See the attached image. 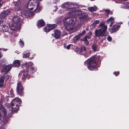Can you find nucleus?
Here are the masks:
<instances>
[{
	"label": "nucleus",
	"mask_w": 129,
	"mask_h": 129,
	"mask_svg": "<svg viewBox=\"0 0 129 129\" xmlns=\"http://www.w3.org/2000/svg\"><path fill=\"white\" fill-rule=\"evenodd\" d=\"M100 56L92 57L85 62L84 64H87V66L90 70L96 69L99 64L100 63Z\"/></svg>",
	"instance_id": "obj_1"
},
{
	"label": "nucleus",
	"mask_w": 129,
	"mask_h": 129,
	"mask_svg": "<svg viewBox=\"0 0 129 129\" xmlns=\"http://www.w3.org/2000/svg\"><path fill=\"white\" fill-rule=\"evenodd\" d=\"M33 65V63L31 62L26 63L25 67L26 68V72L23 73L22 78V80H25L27 77L29 79L30 76H31V73H33L36 71V69L32 66Z\"/></svg>",
	"instance_id": "obj_2"
},
{
	"label": "nucleus",
	"mask_w": 129,
	"mask_h": 129,
	"mask_svg": "<svg viewBox=\"0 0 129 129\" xmlns=\"http://www.w3.org/2000/svg\"><path fill=\"white\" fill-rule=\"evenodd\" d=\"M99 29L95 30V36L98 37L100 36L105 37L108 35V34L106 31L107 29V25L104 22H102L99 25Z\"/></svg>",
	"instance_id": "obj_3"
},
{
	"label": "nucleus",
	"mask_w": 129,
	"mask_h": 129,
	"mask_svg": "<svg viewBox=\"0 0 129 129\" xmlns=\"http://www.w3.org/2000/svg\"><path fill=\"white\" fill-rule=\"evenodd\" d=\"M76 20L75 18H65L63 21L65 29L69 31L72 30L73 28L74 24Z\"/></svg>",
	"instance_id": "obj_4"
},
{
	"label": "nucleus",
	"mask_w": 129,
	"mask_h": 129,
	"mask_svg": "<svg viewBox=\"0 0 129 129\" xmlns=\"http://www.w3.org/2000/svg\"><path fill=\"white\" fill-rule=\"evenodd\" d=\"M21 103V100L18 98L16 97L11 102L12 110L13 111L17 110Z\"/></svg>",
	"instance_id": "obj_5"
},
{
	"label": "nucleus",
	"mask_w": 129,
	"mask_h": 129,
	"mask_svg": "<svg viewBox=\"0 0 129 129\" xmlns=\"http://www.w3.org/2000/svg\"><path fill=\"white\" fill-rule=\"evenodd\" d=\"M75 8H72L71 10H70V11L68 13V15L69 16V18H75L74 17V16H77L80 14L81 13V12L79 10H76L75 9Z\"/></svg>",
	"instance_id": "obj_6"
},
{
	"label": "nucleus",
	"mask_w": 129,
	"mask_h": 129,
	"mask_svg": "<svg viewBox=\"0 0 129 129\" xmlns=\"http://www.w3.org/2000/svg\"><path fill=\"white\" fill-rule=\"evenodd\" d=\"M62 7L63 8L67 9V10H71L72 8H76L79 7L78 5L76 4H72L69 2L64 3L62 5Z\"/></svg>",
	"instance_id": "obj_7"
},
{
	"label": "nucleus",
	"mask_w": 129,
	"mask_h": 129,
	"mask_svg": "<svg viewBox=\"0 0 129 129\" xmlns=\"http://www.w3.org/2000/svg\"><path fill=\"white\" fill-rule=\"evenodd\" d=\"M31 4L33 3V5H34V8H35V11L36 12H39L41 10L42 7L40 5V1H36L31 0L30 2Z\"/></svg>",
	"instance_id": "obj_8"
},
{
	"label": "nucleus",
	"mask_w": 129,
	"mask_h": 129,
	"mask_svg": "<svg viewBox=\"0 0 129 129\" xmlns=\"http://www.w3.org/2000/svg\"><path fill=\"white\" fill-rule=\"evenodd\" d=\"M22 83L21 81L18 82L17 83V93L18 94L20 95H22L23 93Z\"/></svg>",
	"instance_id": "obj_9"
},
{
	"label": "nucleus",
	"mask_w": 129,
	"mask_h": 129,
	"mask_svg": "<svg viewBox=\"0 0 129 129\" xmlns=\"http://www.w3.org/2000/svg\"><path fill=\"white\" fill-rule=\"evenodd\" d=\"M9 26L11 30L14 31H16L21 28V26L19 24H17L12 23L11 24L9 25Z\"/></svg>",
	"instance_id": "obj_10"
},
{
	"label": "nucleus",
	"mask_w": 129,
	"mask_h": 129,
	"mask_svg": "<svg viewBox=\"0 0 129 129\" xmlns=\"http://www.w3.org/2000/svg\"><path fill=\"white\" fill-rule=\"evenodd\" d=\"M56 26L55 24L47 25L44 28V31L46 32H48L53 28H55Z\"/></svg>",
	"instance_id": "obj_11"
},
{
	"label": "nucleus",
	"mask_w": 129,
	"mask_h": 129,
	"mask_svg": "<svg viewBox=\"0 0 129 129\" xmlns=\"http://www.w3.org/2000/svg\"><path fill=\"white\" fill-rule=\"evenodd\" d=\"M120 27V26L117 23L114 24L111 29H110L109 31L112 33L116 32L118 30Z\"/></svg>",
	"instance_id": "obj_12"
},
{
	"label": "nucleus",
	"mask_w": 129,
	"mask_h": 129,
	"mask_svg": "<svg viewBox=\"0 0 129 129\" xmlns=\"http://www.w3.org/2000/svg\"><path fill=\"white\" fill-rule=\"evenodd\" d=\"M12 67V65H8L3 68L1 70V73H4L6 74L11 69Z\"/></svg>",
	"instance_id": "obj_13"
},
{
	"label": "nucleus",
	"mask_w": 129,
	"mask_h": 129,
	"mask_svg": "<svg viewBox=\"0 0 129 129\" xmlns=\"http://www.w3.org/2000/svg\"><path fill=\"white\" fill-rule=\"evenodd\" d=\"M8 29L9 28L7 26L5 25H3L2 23H0V31L2 32H6L8 31Z\"/></svg>",
	"instance_id": "obj_14"
},
{
	"label": "nucleus",
	"mask_w": 129,
	"mask_h": 129,
	"mask_svg": "<svg viewBox=\"0 0 129 129\" xmlns=\"http://www.w3.org/2000/svg\"><path fill=\"white\" fill-rule=\"evenodd\" d=\"M13 4L15 6V9L19 11L21 10L22 6L20 2H14Z\"/></svg>",
	"instance_id": "obj_15"
},
{
	"label": "nucleus",
	"mask_w": 129,
	"mask_h": 129,
	"mask_svg": "<svg viewBox=\"0 0 129 129\" xmlns=\"http://www.w3.org/2000/svg\"><path fill=\"white\" fill-rule=\"evenodd\" d=\"M11 12L9 11H3L0 15V17L1 18H4L7 15L9 14H10Z\"/></svg>",
	"instance_id": "obj_16"
},
{
	"label": "nucleus",
	"mask_w": 129,
	"mask_h": 129,
	"mask_svg": "<svg viewBox=\"0 0 129 129\" xmlns=\"http://www.w3.org/2000/svg\"><path fill=\"white\" fill-rule=\"evenodd\" d=\"M20 21V20L19 17L15 16L13 18L12 23L17 24H19V22Z\"/></svg>",
	"instance_id": "obj_17"
},
{
	"label": "nucleus",
	"mask_w": 129,
	"mask_h": 129,
	"mask_svg": "<svg viewBox=\"0 0 129 129\" xmlns=\"http://www.w3.org/2000/svg\"><path fill=\"white\" fill-rule=\"evenodd\" d=\"M45 25V23L42 19L39 20L37 24V26L39 28L43 27Z\"/></svg>",
	"instance_id": "obj_18"
},
{
	"label": "nucleus",
	"mask_w": 129,
	"mask_h": 129,
	"mask_svg": "<svg viewBox=\"0 0 129 129\" xmlns=\"http://www.w3.org/2000/svg\"><path fill=\"white\" fill-rule=\"evenodd\" d=\"M61 35V33L60 31L57 30L55 31L54 36L56 39H58L60 37Z\"/></svg>",
	"instance_id": "obj_19"
},
{
	"label": "nucleus",
	"mask_w": 129,
	"mask_h": 129,
	"mask_svg": "<svg viewBox=\"0 0 129 129\" xmlns=\"http://www.w3.org/2000/svg\"><path fill=\"white\" fill-rule=\"evenodd\" d=\"M20 65V62L18 60H15L13 62L12 66L14 67H18Z\"/></svg>",
	"instance_id": "obj_20"
},
{
	"label": "nucleus",
	"mask_w": 129,
	"mask_h": 129,
	"mask_svg": "<svg viewBox=\"0 0 129 129\" xmlns=\"http://www.w3.org/2000/svg\"><path fill=\"white\" fill-rule=\"evenodd\" d=\"M100 22L98 20H96L94 21L92 24L90 26L91 28L92 29L95 28L96 25L99 23Z\"/></svg>",
	"instance_id": "obj_21"
},
{
	"label": "nucleus",
	"mask_w": 129,
	"mask_h": 129,
	"mask_svg": "<svg viewBox=\"0 0 129 129\" xmlns=\"http://www.w3.org/2000/svg\"><path fill=\"white\" fill-rule=\"evenodd\" d=\"M87 15L86 13H82L80 14L79 16V19H85L87 18Z\"/></svg>",
	"instance_id": "obj_22"
},
{
	"label": "nucleus",
	"mask_w": 129,
	"mask_h": 129,
	"mask_svg": "<svg viewBox=\"0 0 129 129\" xmlns=\"http://www.w3.org/2000/svg\"><path fill=\"white\" fill-rule=\"evenodd\" d=\"M107 21L108 23H111V24L110 25V26L111 27L112 25L115 22L114 20V18L112 17H110L107 20Z\"/></svg>",
	"instance_id": "obj_23"
},
{
	"label": "nucleus",
	"mask_w": 129,
	"mask_h": 129,
	"mask_svg": "<svg viewBox=\"0 0 129 129\" xmlns=\"http://www.w3.org/2000/svg\"><path fill=\"white\" fill-rule=\"evenodd\" d=\"M91 48L94 52L98 51L99 49L98 45L95 44H93L92 45Z\"/></svg>",
	"instance_id": "obj_24"
},
{
	"label": "nucleus",
	"mask_w": 129,
	"mask_h": 129,
	"mask_svg": "<svg viewBox=\"0 0 129 129\" xmlns=\"http://www.w3.org/2000/svg\"><path fill=\"white\" fill-rule=\"evenodd\" d=\"M31 1H29V2L28 4H27V5H28L27 6V8L29 10H33V9L34 8H34V6L33 5V3L31 4V2H30Z\"/></svg>",
	"instance_id": "obj_25"
},
{
	"label": "nucleus",
	"mask_w": 129,
	"mask_h": 129,
	"mask_svg": "<svg viewBox=\"0 0 129 129\" xmlns=\"http://www.w3.org/2000/svg\"><path fill=\"white\" fill-rule=\"evenodd\" d=\"M6 112L5 110L4 107H1L0 109V119H1V117L2 116V115L4 113L5 114ZM1 121V120L0 119V122Z\"/></svg>",
	"instance_id": "obj_26"
},
{
	"label": "nucleus",
	"mask_w": 129,
	"mask_h": 129,
	"mask_svg": "<svg viewBox=\"0 0 129 129\" xmlns=\"http://www.w3.org/2000/svg\"><path fill=\"white\" fill-rule=\"evenodd\" d=\"M97 7L96 6H94L88 7V9L90 12H93L96 10Z\"/></svg>",
	"instance_id": "obj_27"
},
{
	"label": "nucleus",
	"mask_w": 129,
	"mask_h": 129,
	"mask_svg": "<svg viewBox=\"0 0 129 129\" xmlns=\"http://www.w3.org/2000/svg\"><path fill=\"white\" fill-rule=\"evenodd\" d=\"M81 52L85 53L87 52V50L85 47L84 46H82L80 47Z\"/></svg>",
	"instance_id": "obj_28"
},
{
	"label": "nucleus",
	"mask_w": 129,
	"mask_h": 129,
	"mask_svg": "<svg viewBox=\"0 0 129 129\" xmlns=\"http://www.w3.org/2000/svg\"><path fill=\"white\" fill-rule=\"evenodd\" d=\"M122 7L124 9H129V2L123 5Z\"/></svg>",
	"instance_id": "obj_29"
},
{
	"label": "nucleus",
	"mask_w": 129,
	"mask_h": 129,
	"mask_svg": "<svg viewBox=\"0 0 129 129\" xmlns=\"http://www.w3.org/2000/svg\"><path fill=\"white\" fill-rule=\"evenodd\" d=\"M21 14L23 15V17H28L29 16L28 13V12H27L25 11V13H24L23 11L21 12Z\"/></svg>",
	"instance_id": "obj_30"
},
{
	"label": "nucleus",
	"mask_w": 129,
	"mask_h": 129,
	"mask_svg": "<svg viewBox=\"0 0 129 129\" xmlns=\"http://www.w3.org/2000/svg\"><path fill=\"white\" fill-rule=\"evenodd\" d=\"M80 38V36L78 35L77 36H76L74 38L73 40L75 42H76L77 41V40Z\"/></svg>",
	"instance_id": "obj_31"
},
{
	"label": "nucleus",
	"mask_w": 129,
	"mask_h": 129,
	"mask_svg": "<svg viewBox=\"0 0 129 129\" xmlns=\"http://www.w3.org/2000/svg\"><path fill=\"white\" fill-rule=\"evenodd\" d=\"M5 78L4 76H2L0 78V83H2L4 82V80Z\"/></svg>",
	"instance_id": "obj_32"
},
{
	"label": "nucleus",
	"mask_w": 129,
	"mask_h": 129,
	"mask_svg": "<svg viewBox=\"0 0 129 129\" xmlns=\"http://www.w3.org/2000/svg\"><path fill=\"white\" fill-rule=\"evenodd\" d=\"M29 55V54L28 53L26 54L24 53L23 54V58H27L28 57Z\"/></svg>",
	"instance_id": "obj_33"
},
{
	"label": "nucleus",
	"mask_w": 129,
	"mask_h": 129,
	"mask_svg": "<svg viewBox=\"0 0 129 129\" xmlns=\"http://www.w3.org/2000/svg\"><path fill=\"white\" fill-rule=\"evenodd\" d=\"M85 33V30H84L82 31V33H80V34L78 35L79 36H80V37H81L83 36Z\"/></svg>",
	"instance_id": "obj_34"
},
{
	"label": "nucleus",
	"mask_w": 129,
	"mask_h": 129,
	"mask_svg": "<svg viewBox=\"0 0 129 129\" xmlns=\"http://www.w3.org/2000/svg\"><path fill=\"white\" fill-rule=\"evenodd\" d=\"M75 51L76 52L78 53H81V51L80 50V49L78 48H76L75 49Z\"/></svg>",
	"instance_id": "obj_35"
},
{
	"label": "nucleus",
	"mask_w": 129,
	"mask_h": 129,
	"mask_svg": "<svg viewBox=\"0 0 129 129\" xmlns=\"http://www.w3.org/2000/svg\"><path fill=\"white\" fill-rule=\"evenodd\" d=\"M105 11L106 15L108 16L110 14V11L108 10H105Z\"/></svg>",
	"instance_id": "obj_36"
},
{
	"label": "nucleus",
	"mask_w": 129,
	"mask_h": 129,
	"mask_svg": "<svg viewBox=\"0 0 129 129\" xmlns=\"http://www.w3.org/2000/svg\"><path fill=\"white\" fill-rule=\"evenodd\" d=\"M19 44L20 45L21 47H22L24 45V43L21 40L19 42Z\"/></svg>",
	"instance_id": "obj_37"
},
{
	"label": "nucleus",
	"mask_w": 129,
	"mask_h": 129,
	"mask_svg": "<svg viewBox=\"0 0 129 129\" xmlns=\"http://www.w3.org/2000/svg\"><path fill=\"white\" fill-rule=\"evenodd\" d=\"M10 95H11L10 97H12L14 95L13 91V90L11 89L10 91Z\"/></svg>",
	"instance_id": "obj_38"
},
{
	"label": "nucleus",
	"mask_w": 129,
	"mask_h": 129,
	"mask_svg": "<svg viewBox=\"0 0 129 129\" xmlns=\"http://www.w3.org/2000/svg\"><path fill=\"white\" fill-rule=\"evenodd\" d=\"M84 42L85 44H86L87 45L89 44V42L85 38L84 40Z\"/></svg>",
	"instance_id": "obj_39"
},
{
	"label": "nucleus",
	"mask_w": 129,
	"mask_h": 129,
	"mask_svg": "<svg viewBox=\"0 0 129 129\" xmlns=\"http://www.w3.org/2000/svg\"><path fill=\"white\" fill-rule=\"evenodd\" d=\"M107 39L108 41H111L112 39L111 37L109 36L107 38Z\"/></svg>",
	"instance_id": "obj_40"
},
{
	"label": "nucleus",
	"mask_w": 129,
	"mask_h": 129,
	"mask_svg": "<svg viewBox=\"0 0 129 129\" xmlns=\"http://www.w3.org/2000/svg\"><path fill=\"white\" fill-rule=\"evenodd\" d=\"M72 45L71 44H69L66 46V49H70L71 46Z\"/></svg>",
	"instance_id": "obj_41"
},
{
	"label": "nucleus",
	"mask_w": 129,
	"mask_h": 129,
	"mask_svg": "<svg viewBox=\"0 0 129 129\" xmlns=\"http://www.w3.org/2000/svg\"><path fill=\"white\" fill-rule=\"evenodd\" d=\"M114 74L116 76H118L119 74V72H114Z\"/></svg>",
	"instance_id": "obj_42"
},
{
	"label": "nucleus",
	"mask_w": 129,
	"mask_h": 129,
	"mask_svg": "<svg viewBox=\"0 0 129 129\" xmlns=\"http://www.w3.org/2000/svg\"><path fill=\"white\" fill-rule=\"evenodd\" d=\"M91 37V36H89V35H87L86 36V38H88V39H89Z\"/></svg>",
	"instance_id": "obj_43"
},
{
	"label": "nucleus",
	"mask_w": 129,
	"mask_h": 129,
	"mask_svg": "<svg viewBox=\"0 0 129 129\" xmlns=\"http://www.w3.org/2000/svg\"><path fill=\"white\" fill-rule=\"evenodd\" d=\"M92 32L91 31H89L88 33V35L89 36H91V35L92 34Z\"/></svg>",
	"instance_id": "obj_44"
},
{
	"label": "nucleus",
	"mask_w": 129,
	"mask_h": 129,
	"mask_svg": "<svg viewBox=\"0 0 129 129\" xmlns=\"http://www.w3.org/2000/svg\"><path fill=\"white\" fill-rule=\"evenodd\" d=\"M107 43H105L104 44L103 46H107Z\"/></svg>",
	"instance_id": "obj_45"
},
{
	"label": "nucleus",
	"mask_w": 129,
	"mask_h": 129,
	"mask_svg": "<svg viewBox=\"0 0 129 129\" xmlns=\"http://www.w3.org/2000/svg\"><path fill=\"white\" fill-rule=\"evenodd\" d=\"M0 129H5V128L4 127L1 126L0 127Z\"/></svg>",
	"instance_id": "obj_46"
},
{
	"label": "nucleus",
	"mask_w": 129,
	"mask_h": 129,
	"mask_svg": "<svg viewBox=\"0 0 129 129\" xmlns=\"http://www.w3.org/2000/svg\"><path fill=\"white\" fill-rule=\"evenodd\" d=\"M2 56V54L0 52V58H1Z\"/></svg>",
	"instance_id": "obj_47"
},
{
	"label": "nucleus",
	"mask_w": 129,
	"mask_h": 129,
	"mask_svg": "<svg viewBox=\"0 0 129 129\" xmlns=\"http://www.w3.org/2000/svg\"><path fill=\"white\" fill-rule=\"evenodd\" d=\"M6 77L7 78V79L8 78H9V76H8V75H7V76Z\"/></svg>",
	"instance_id": "obj_48"
},
{
	"label": "nucleus",
	"mask_w": 129,
	"mask_h": 129,
	"mask_svg": "<svg viewBox=\"0 0 129 129\" xmlns=\"http://www.w3.org/2000/svg\"><path fill=\"white\" fill-rule=\"evenodd\" d=\"M1 83L0 84V87H1L3 86V85L1 84Z\"/></svg>",
	"instance_id": "obj_49"
},
{
	"label": "nucleus",
	"mask_w": 129,
	"mask_h": 129,
	"mask_svg": "<svg viewBox=\"0 0 129 129\" xmlns=\"http://www.w3.org/2000/svg\"><path fill=\"white\" fill-rule=\"evenodd\" d=\"M3 50L5 51H7V49H3Z\"/></svg>",
	"instance_id": "obj_50"
},
{
	"label": "nucleus",
	"mask_w": 129,
	"mask_h": 129,
	"mask_svg": "<svg viewBox=\"0 0 129 129\" xmlns=\"http://www.w3.org/2000/svg\"><path fill=\"white\" fill-rule=\"evenodd\" d=\"M2 61V62H5V60H1V61Z\"/></svg>",
	"instance_id": "obj_51"
},
{
	"label": "nucleus",
	"mask_w": 129,
	"mask_h": 129,
	"mask_svg": "<svg viewBox=\"0 0 129 129\" xmlns=\"http://www.w3.org/2000/svg\"><path fill=\"white\" fill-rule=\"evenodd\" d=\"M4 37H8V36L7 35H6V36L5 35L4 36Z\"/></svg>",
	"instance_id": "obj_52"
},
{
	"label": "nucleus",
	"mask_w": 129,
	"mask_h": 129,
	"mask_svg": "<svg viewBox=\"0 0 129 129\" xmlns=\"http://www.w3.org/2000/svg\"><path fill=\"white\" fill-rule=\"evenodd\" d=\"M84 56L85 57H88L87 56L85 55H84Z\"/></svg>",
	"instance_id": "obj_53"
},
{
	"label": "nucleus",
	"mask_w": 129,
	"mask_h": 129,
	"mask_svg": "<svg viewBox=\"0 0 129 129\" xmlns=\"http://www.w3.org/2000/svg\"><path fill=\"white\" fill-rule=\"evenodd\" d=\"M2 5L1 4V2H0V7L2 6Z\"/></svg>",
	"instance_id": "obj_54"
},
{
	"label": "nucleus",
	"mask_w": 129,
	"mask_h": 129,
	"mask_svg": "<svg viewBox=\"0 0 129 129\" xmlns=\"http://www.w3.org/2000/svg\"><path fill=\"white\" fill-rule=\"evenodd\" d=\"M88 28H86V30H87V29Z\"/></svg>",
	"instance_id": "obj_55"
},
{
	"label": "nucleus",
	"mask_w": 129,
	"mask_h": 129,
	"mask_svg": "<svg viewBox=\"0 0 129 129\" xmlns=\"http://www.w3.org/2000/svg\"><path fill=\"white\" fill-rule=\"evenodd\" d=\"M102 40H101V41L100 42H101H101H102Z\"/></svg>",
	"instance_id": "obj_56"
},
{
	"label": "nucleus",
	"mask_w": 129,
	"mask_h": 129,
	"mask_svg": "<svg viewBox=\"0 0 129 129\" xmlns=\"http://www.w3.org/2000/svg\"><path fill=\"white\" fill-rule=\"evenodd\" d=\"M2 0H0V2H1V1Z\"/></svg>",
	"instance_id": "obj_57"
}]
</instances>
